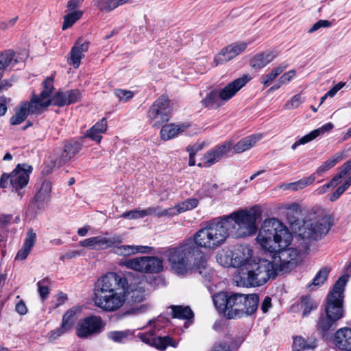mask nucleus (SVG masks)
I'll return each mask as SVG.
<instances>
[{
  "label": "nucleus",
  "mask_w": 351,
  "mask_h": 351,
  "mask_svg": "<svg viewBox=\"0 0 351 351\" xmlns=\"http://www.w3.org/2000/svg\"><path fill=\"white\" fill-rule=\"evenodd\" d=\"M334 125L331 123H326L322 127L311 131L308 134L302 136L298 140V143L301 145L306 144L311 141L315 139L320 135H323L324 133L329 132L333 128Z\"/></svg>",
  "instance_id": "2f4dec72"
},
{
  "label": "nucleus",
  "mask_w": 351,
  "mask_h": 351,
  "mask_svg": "<svg viewBox=\"0 0 351 351\" xmlns=\"http://www.w3.org/2000/svg\"><path fill=\"white\" fill-rule=\"evenodd\" d=\"M188 125L182 124L180 125L175 124H167L160 130V136L162 139L168 141L176 136L179 133L184 132L187 128Z\"/></svg>",
  "instance_id": "c85d7f7f"
},
{
  "label": "nucleus",
  "mask_w": 351,
  "mask_h": 351,
  "mask_svg": "<svg viewBox=\"0 0 351 351\" xmlns=\"http://www.w3.org/2000/svg\"><path fill=\"white\" fill-rule=\"evenodd\" d=\"M231 291H219L212 297L215 307L221 314L228 318V311H230V300Z\"/></svg>",
  "instance_id": "393cba45"
},
{
  "label": "nucleus",
  "mask_w": 351,
  "mask_h": 351,
  "mask_svg": "<svg viewBox=\"0 0 351 351\" xmlns=\"http://www.w3.org/2000/svg\"><path fill=\"white\" fill-rule=\"evenodd\" d=\"M139 338L143 342L162 351L169 346L176 348L178 345V341L169 335L162 337L152 333H143L139 335Z\"/></svg>",
  "instance_id": "a211bd4d"
},
{
  "label": "nucleus",
  "mask_w": 351,
  "mask_h": 351,
  "mask_svg": "<svg viewBox=\"0 0 351 351\" xmlns=\"http://www.w3.org/2000/svg\"><path fill=\"white\" fill-rule=\"evenodd\" d=\"M121 266L141 273L158 274L163 271V261L157 256H139L121 261Z\"/></svg>",
  "instance_id": "6e6552de"
},
{
  "label": "nucleus",
  "mask_w": 351,
  "mask_h": 351,
  "mask_svg": "<svg viewBox=\"0 0 351 351\" xmlns=\"http://www.w3.org/2000/svg\"><path fill=\"white\" fill-rule=\"evenodd\" d=\"M256 215L247 210H239L228 215L212 220L205 228L178 246L171 247L162 254L167 258L172 270L178 275L186 274L190 269V261L200 254L198 247L215 248L228 237L239 239L256 232Z\"/></svg>",
  "instance_id": "f257e3e1"
},
{
  "label": "nucleus",
  "mask_w": 351,
  "mask_h": 351,
  "mask_svg": "<svg viewBox=\"0 0 351 351\" xmlns=\"http://www.w3.org/2000/svg\"><path fill=\"white\" fill-rule=\"evenodd\" d=\"M232 143L226 142L222 145L215 147L210 151L207 152L204 156V167H210L221 160L223 156L227 154L231 149Z\"/></svg>",
  "instance_id": "412c9836"
},
{
  "label": "nucleus",
  "mask_w": 351,
  "mask_h": 351,
  "mask_svg": "<svg viewBox=\"0 0 351 351\" xmlns=\"http://www.w3.org/2000/svg\"><path fill=\"white\" fill-rule=\"evenodd\" d=\"M124 293L122 291H113L110 293H103L95 295L94 302L97 306L106 311H114L119 309L125 302Z\"/></svg>",
  "instance_id": "4468645a"
},
{
  "label": "nucleus",
  "mask_w": 351,
  "mask_h": 351,
  "mask_svg": "<svg viewBox=\"0 0 351 351\" xmlns=\"http://www.w3.org/2000/svg\"><path fill=\"white\" fill-rule=\"evenodd\" d=\"M331 25L332 23L328 20H319L308 29V33L312 34L322 27L327 28Z\"/></svg>",
  "instance_id": "4d7b16f0"
},
{
  "label": "nucleus",
  "mask_w": 351,
  "mask_h": 351,
  "mask_svg": "<svg viewBox=\"0 0 351 351\" xmlns=\"http://www.w3.org/2000/svg\"><path fill=\"white\" fill-rule=\"evenodd\" d=\"M89 47V43L84 41L82 38H79L70 52V58L68 59V63L73 65L74 68H78L81 60L84 57V53Z\"/></svg>",
  "instance_id": "4be33fe9"
},
{
  "label": "nucleus",
  "mask_w": 351,
  "mask_h": 351,
  "mask_svg": "<svg viewBox=\"0 0 351 351\" xmlns=\"http://www.w3.org/2000/svg\"><path fill=\"white\" fill-rule=\"evenodd\" d=\"M75 315V311L70 309L67 311L62 317V324L63 327L67 328L70 330L74 324V317Z\"/></svg>",
  "instance_id": "3c124183"
},
{
  "label": "nucleus",
  "mask_w": 351,
  "mask_h": 351,
  "mask_svg": "<svg viewBox=\"0 0 351 351\" xmlns=\"http://www.w3.org/2000/svg\"><path fill=\"white\" fill-rule=\"evenodd\" d=\"M15 310L19 314L21 315H25L27 312V308L23 300H20L16 303Z\"/></svg>",
  "instance_id": "338daca9"
},
{
  "label": "nucleus",
  "mask_w": 351,
  "mask_h": 351,
  "mask_svg": "<svg viewBox=\"0 0 351 351\" xmlns=\"http://www.w3.org/2000/svg\"><path fill=\"white\" fill-rule=\"evenodd\" d=\"M32 170V167L26 164L17 165L12 173H3L1 176L0 188L5 189L10 184L18 196L21 198L23 193L21 190L28 184Z\"/></svg>",
  "instance_id": "423d86ee"
},
{
  "label": "nucleus",
  "mask_w": 351,
  "mask_h": 351,
  "mask_svg": "<svg viewBox=\"0 0 351 351\" xmlns=\"http://www.w3.org/2000/svg\"><path fill=\"white\" fill-rule=\"evenodd\" d=\"M276 276L274 263L265 258L252 260L239 269V282L245 287H260Z\"/></svg>",
  "instance_id": "7ed1b4c3"
},
{
  "label": "nucleus",
  "mask_w": 351,
  "mask_h": 351,
  "mask_svg": "<svg viewBox=\"0 0 351 351\" xmlns=\"http://www.w3.org/2000/svg\"><path fill=\"white\" fill-rule=\"evenodd\" d=\"M258 304L259 298L256 293L243 294L231 291L228 319L251 315L257 311Z\"/></svg>",
  "instance_id": "20e7f679"
},
{
  "label": "nucleus",
  "mask_w": 351,
  "mask_h": 351,
  "mask_svg": "<svg viewBox=\"0 0 351 351\" xmlns=\"http://www.w3.org/2000/svg\"><path fill=\"white\" fill-rule=\"evenodd\" d=\"M256 241L267 254L274 253L279 247L289 246L292 235L288 228L275 218L265 219L256 237Z\"/></svg>",
  "instance_id": "f03ea898"
},
{
  "label": "nucleus",
  "mask_w": 351,
  "mask_h": 351,
  "mask_svg": "<svg viewBox=\"0 0 351 351\" xmlns=\"http://www.w3.org/2000/svg\"><path fill=\"white\" fill-rule=\"evenodd\" d=\"M86 138H90L93 141L99 143L102 138V136H101L100 133L95 130H91V128H90L86 132L85 135L82 137V139H84Z\"/></svg>",
  "instance_id": "bf43d9fd"
},
{
  "label": "nucleus",
  "mask_w": 351,
  "mask_h": 351,
  "mask_svg": "<svg viewBox=\"0 0 351 351\" xmlns=\"http://www.w3.org/2000/svg\"><path fill=\"white\" fill-rule=\"evenodd\" d=\"M170 111V100L167 96L162 95L149 108L147 117L153 126L159 127L169 121Z\"/></svg>",
  "instance_id": "f8f14e48"
},
{
  "label": "nucleus",
  "mask_w": 351,
  "mask_h": 351,
  "mask_svg": "<svg viewBox=\"0 0 351 351\" xmlns=\"http://www.w3.org/2000/svg\"><path fill=\"white\" fill-rule=\"evenodd\" d=\"M43 89L38 95L43 109L51 104L58 107L69 106V104H64V101H68L67 91H58L50 98L53 90V78L52 77L46 78L43 82Z\"/></svg>",
  "instance_id": "9b49d317"
},
{
  "label": "nucleus",
  "mask_w": 351,
  "mask_h": 351,
  "mask_svg": "<svg viewBox=\"0 0 351 351\" xmlns=\"http://www.w3.org/2000/svg\"><path fill=\"white\" fill-rule=\"evenodd\" d=\"M315 180V175H311L310 176L301 179L297 182L285 184L282 186L284 189H291L292 191H298L312 184Z\"/></svg>",
  "instance_id": "58836bf2"
},
{
  "label": "nucleus",
  "mask_w": 351,
  "mask_h": 351,
  "mask_svg": "<svg viewBox=\"0 0 351 351\" xmlns=\"http://www.w3.org/2000/svg\"><path fill=\"white\" fill-rule=\"evenodd\" d=\"M210 351H230L228 346L221 341L216 342Z\"/></svg>",
  "instance_id": "774afa93"
},
{
  "label": "nucleus",
  "mask_w": 351,
  "mask_h": 351,
  "mask_svg": "<svg viewBox=\"0 0 351 351\" xmlns=\"http://www.w3.org/2000/svg\"><path fill=\"white\" fill-rule=\"evenodd\" d=\"M114 95L119 100L124 101H127L134 97V93L132 91L124 89H115Z\"/></svg>",
  "instance_id": "864d4df0"
},
{
  "label": "nucleus",
  "mask_w": 351,
  "mask_h": 351,
  "mask_svg": "<svg viewBox=\"0 0 351 351\" xmlns=\"http://www.w3.org/2000/svg\"><path fill=\"white\" fill-rule=\"evenodd\" d=\"M287 64L285 63L280 64L278 66L274 67L269 73L262 76V84H263L265 86H269L271 82L287 69Z\"/></svg>",
  "instance_id": "e433bc0d"
},
{
  "label": "nucleus",
  "mask_w": 351,
  "mask_h": 351,
  "mask_svg": "<svg viewBox=\"0 0 351 351\" xmlns=\"http://www.w3.org/2000/svg\"><path fill=\"white\" fill-rule=\"evenodd\" d=\"M247 47L245 42L232 43L223 47L214 58L216 65L225 64L243 52Z\"/></svg>",
  "instance_id": "f3484780"
},
{
  "label": "nucleus",
  "mask_w": 351,
  "mask_h": 351,
  "mask_svg": "<svg viewBox=\"0 0 351 351\" xmlns=\"http://www.w3.org/2000/svg\"><path fill=\"white\" fill-rule=\"evenodd\" d=\"M199 263H195L194 272L202 276L205 280H210V268L208 267L206 261L200 252Z\"/></svg>",
  "instance_id": "4c0bfd02"
},
{
  "label": "nucleus",
  "mask_w": 351,
  "mask_h": 351,
  "mask_svg": "<svg viewBox=\"0 0 351 351\" xmlns=\"http://www.w3.org/2000/svg\"><path fill=\"white\" fill-rule=\"evenodd\" d=\"M217 261L223 267H233L232 250H228L219 254L217 257Z\"/></svg>",
  "instance_id": "a18cd8bd"
},
{
  "label": "nucleus",
  "mask_w": 351,
  "mask_h": 351,
  "mask_svg": "<svg viewBox=\"0 0 351 351\" xmlns=\"http://www.w3.org/2000/svg\"><path fill=\"white\" fill-rule=\"evenodd\" d=\"M82 143L72 139L65 142L64 145V150L59 158L56 160L53 161V166L58 165V167L62 166L72 158H73L82 149Z\"/></svg>",
  "instance_id": "aec40b11"
},
{
  "label": "nucleus",
  "mask_w": 351,
  "mask_h": 351,
  "mask_svg": "<svg viewBox=\"0 0 351 351\" xmlns=\"http://www.w3.org/2000/svg\"><path fill=\"white\" fill-rule=\"evenodd\" d=\"M331 226L327 217H323L318 220L306 221L300 228L299 236L304 241H317L328 232Z\"/></svg>",
  "instance_id": "1a4fd4ad"
},
{
  "label": "nucleus",
  "mask_w": 351,
  "mask_h": 351,
  "mask_svg": "<svg viewBox=\"0 0 351 351\" xmlns=\"http://www.w3.org/2000/svg\"><path fill=\"white\" fill-rule=\"evenodd\" d=\"M67 91V98L68 101L65 102L64 104H69V105H71L72 104L78 102L80 101L82 98V93L80 90L78 89H71L66 90Z\"/></svg>",
  "instance_id": "603ef678"
},
{
  "label": "nucleus",
  "mask_w": 351,
  "mask_h": 351,
  "mask_svg": "<svg viewBox=\"0 0 351 351\" xmlns=\"http://www.w3.org/2000/svg\"><path fill=\"white\" fill-rule=\"evenodd\" d=\"M343 158V153L342 152H339L336 153L334 156L327 160L326 162L331 169L333 167L337 162H340Z\"/></svg>",
  "instance_id": "680f3d73"
},
{
  "label": "nucleus",
  "mask_w": 351,
  "mask_h": 351,
  "mask_svg": "<svg viewBox=\"0 0 351 351\" xmlns=\"http://www.w3.org/2000/svg\"><path fill=\"white\" fill-rule=\"evenodd\" d=\"M330 271V269L328 267L321 269L316 274L313 282L308 285V288L313 290L314 287H319L322 285L327 280Z\"/></svg>",
  "instance_id": "ea45409f"
},
{
  "label": "nucleus",
  "mask_w": 351,
  "mask_h": 351,
  "mask_svg": "<svg viewBox=\"0 0 351 351\" xmlns=\"http://www.w3.org/2000/svg\"><path fill=\"white\" fill-rule=\"evenodd\" d=\"M274 58L270 53L256 54L250 60V66L254 69H262L271 62Z\"/></svg>",
  "instance_id": "72a5a7b5"
},
{
  "label": "nucleus",
  "mask_w": 351,
  "mask_h": 351,
  "mask_svg": "<svg viewBox=\"0 0 351 351\" xmlns=\"http://www.w3.org/2000/svg\"><path fill=\"white\" fill-rule=\"evenodd\" d=\"M121 237L119 235H113L110 237L97 236L80 241L79 244L82 247L93 250H104L112 247L116 243H121Z\"/></svg>",
  "instance_id": "dca6fc26"
},
{
  "label": "nucleus",
  "mask_w": 351,
  "mask_h": 351,
  "mask_svg": "<svg viewBox=\"0 0 351 351\" xmlns=\"http://www.w3.org/2000/svg\"><path fill=\"white\" fill-rule=\"evenodd\" d=\"M250 78L248 75H243L239 77L228 85L224 86L219 92V98L222 103L228 101L232 98L237 92H239L249 81Z\"/></svg>",
  "instance_id": "6ab92c4d"
},
{
  "label": "nucleus",
  "mask_w": 351,
  "mask_h": 351,
  "mask_svg": "<svg viewBox=\"0 0 351 351\" xmlns=\"http://www.w3.org/2000/svg\"><path fill=\"white\" fill-rule=\"evenodd\" d=\"M295 75L296 72L295 70H290L280 77L278 82L282 85L286 84L289 82L295 76Z\"/></svg>",
  "instance_id": "13d9d810"
},
{
  "label": "nucleus",
  "mask_w": 351,
  "mask_h": 351,
  "mask_svg": "<svg viewBox=\"0 0 351 351\" xmlns=\"http://www.w3.org/2000/svg\"><path fill=\"white\" fill-rule=\"evenodd\" d=\"M233 267L242 269L244 265L252 261L253 251L249 245H241L232 250Z\"/></svg>",
  "instance_id": "5701e85b"
},
{
  "label": "nucleus",
  "mask_w": 351,
  "mask_h": 351,
  "mask_svg": "<svg viewBox=\"0 0 351 351\" xmlns=\"http://www.w3.org/2000/svg\"><path fill=\"white\" fill-rule=\"evenodd\" d=\"M130 335L129 330L125 331H110L108 332L107 337L114 342L123 343Z\"/></svg>",
  "instance_id": "49530a36"
},
{
  "label": "nucleus",
  "mask_w": 351,
  "mask_h": 351,
  "mask_svg": "<svg viewBox=\"0 0 351 351\" xmlns=\"http://www.w3.org/2000/svg\"><path fill=\"white\" fill-rule=\"evenodd\" d=\"M83 14L82 11H74L64 16V23L62 29L65 30L71 27L77 20H79Z\"/></svg>",
  "instance_id": "79ce46f5"
},
{
  "label": "nucleus",
  "mask_w": 351,
  "mask_h": 351,
  "mask_svg": "<svg viewBox=\"0 0 351 351\" xmlns=\"http://www.w3.org/2000/svg\"><path fill=\"white\" fill-rule=\"evenodd\" d=\"M120 217L125 219H135L144 217V215L143 210L134 209L124 212Z\"/></svg>",
  "instance_id": "6e6d98bb"
},
{
  "label": "nucleus",
  "mask_w": 351,
  "mask_h": 351,
  "mask_svg": "<svg viewBox=\"0 0 351 351\" xmlns=\"http://www.w3.org/2000/svg\"><path fill=\"white\" fill-rule=\"evenodd\" d=\"M349 275L341 276L333 285L332 289L326 298L324 313L337 320L344 316L343 298L345 287L349 279Z\"/></svg>",
  "instance_id": "39448f33"
},
{
  "label": "nucleus",
  "mask_w": 351,
  "mask_h": 351,
  "mask_svg": "<svg viewBox=\"0 0 351 351\" xmlns=\"http://www.w3.org/2000/svg\"><path fill=\"white\" fill-rule=\"evenodd\" d=\"M302 101L303 99L301 95L297 94L294 95L289 101H288L285 106L287 109L289 110L297 108L300 106Z\"/></svg>",
  "instance_id": "5fc2aeb1"
},
{
  "label": "nucleus",
  "mask_w": 351,
  "mask_h": 351,
  "mask_svg": "<svg viewBox=\"0 0 351 351\" xmlns=\"http://www.w3.org/2000/svg\"><path fill=\"white\" fill-rule=\"evenodd\" d=\"M152 250V247L145 245H122L114 247V252L120 256H128L137 253H150Z\"/></svg>",
  "instance_id": "a878e982"
},
{
  "label": "nucleus",
  "mask_w": 351,
  "mask_h": 351,
  "mask_svg": "<svg viewBox=\"0 0 351 351\" xmlns=\"http://www.w3.org/2000/svg\"><path fill=\"white\" fill-rule=\"evenodd\" d=\"M69 330L67 328L63 327V325L61 324V326L54 330H51L50 333L49 338L51 339H56L58 337L61 336L66 332L69 331Z\"/></svg>",
  "instance_id": "e2e57ef3"
},
{
  "label": "nucleus",
  "mask_w": 351,
  "mask_h": 351,
  "mask_svg": "<svg viewBox=\"0 0 351 351\" xmlns=\"http://www.w3.org/2000/svg\"><path fill=\"white\" fill-rule=\"evenodd\" d=\"M126 278L114 272H109L99 278L95 285V295L103 293H110L113 291H122L125 292L128 288Z\"/></svg>",
  "instance_id": "9d476101"
},
{
  "label": "nucleus",
  "mask_w": 351,
  "mask_h": 351,
  "mask_svg": "<svg viewBox=\"0 0 351 351\" xmlns=\"http://www.w3.org/2000/svg\"><path fill=\"white\" fill-rule=\"evenodd\" d=\"M261 138L262 134H254L243 138L234 146V150L236 153H242L254 146Z\"/></svg>",
  "instance_id": "c756f323"
},
{
  "label": "nucleus",
  "mask_w": 351,
  "mask_h": 351,
  "mask_svg": "<svg viewBox=\"0 0 351 351\" xmlns=\"http://www.w3.org/2000/svg\"><path fill=\"white\" fill-rule=\"evenodd\" d=\"M204 147V143H197L193 145H189L186 147V151L189 152V155L195 156L196 154L202 150Z\"/></svg>",
  "instance_id": "69168bd1"
},
{
  "label": "nucleus",
  "mask_w": 351,
  "mask_h": 351,
  "mask_svg": "<svg viewBox=\"0 0 351 351\" xmlns=\"http://www.w3.org/2000/svg\"><path fill=\"white\" fill-rule=\"evenodd\" d=\"M171 210V208L162 210L160 207H149L147 209L143 210V211L144 217L147 215L162 217L169 215Z\"/></svg>",
  "instance_id": "09e8293b"
},
{
  "label": "nucleus",
  "mask_w": 351,
  "mask_h": 351,
  "mask_svg": "<svg viewBox=\"0 0 351 351\" xmlns=\"http://www.w3.org/2000/svg\"><path fill=\"white\" fill-rule=\"evenodd\" d=\"M107 128V121L105 118H103L99 121L97 122L92 128L91 130L97 131L102 134L104 133Z\"/></svg>",
  "instance_id": "052dcab7"
},
{
  "label": "nucleus",
  "mask_w": 351,
  "mask_h": 351,
  "mask_svg": "<svg viewBox=\"0 0 351 351\" xmlns=\"http://www.w3.org/2000/svg\"><path fill=\"white\" fill-rule=\"evenodd\" d=\"M198 199L196 198H189L178 204L176 208L178 213H183L184 211L191 210L197 206Z\"/></svg>",
  "instance_id": "c03bdc74"
},
{
  "label": "nucleus",
  "mask_w": 351,
  "mask_h": 351,
  "mask_svg": "<svg viewBox=\"0 0 351 351\" xmlns=\"http://www.w3.org/2000/svg\"><path fill=\"white\" fill-rule=\"evenodd\" d=\"M36 234L32 230H29L27 233L26 238L25 239L24 244L21 250H19L16 255L15 259L18 261L25 260L36 241Z\"/></svg>",
  "instance_id": "cd10ccee"
},
{
  "label": "nucleus",
  "mask_w": 351,
  "mask_h": 351,
  "mask_svg": "<svg viewBox=\"0 0 351 351\" xmlns=\"http://www.w3.org/2000/svg\"><path fill=\"white\" fill-rule=\"evenodd\" d=\"M69 330L67 328L63 327V325L61 324V326L54 330H51L50 333L49 338L51 339H56L58 337L61 336L66 332L69 331Z\"/></svg>",
  "instance_id": "0e129e2a"
},
{
  "label": "nucleus",
  "mask_w": 351,
  "mask_h": 351,
  "mask_svg": "<svg viewBox=\"0 0 351 351\" xmlns=\"http://www.w3.org/2000/svg\"><path fill=\"white\" fill-rule=\"evenodd\" d=\"M202 104L204 107L213 109H217L223 105L219 93L216 90L209 92L202 99Z\"/></svg>",
  "instance_id": "c9c22d12"
},
{
  "label": "nucleus",
  "mask_w": 351,
  "mask_h": 351,
  "mask_svg": "<svg viewBox=\"0 0 351 351\" xmlns=\"http://www.w3.org/2000/svg\"><path fill=\"white\" fill-rule=\"evenodd\" d=\"M170 308L171 309V315L173 318L190 320L193 319L194 317L193 312L188 306L172 305Z\"/></svg>",
  "instance_id": "473e14b6"
},
{
  "label": "nucleus",
  "mask_w": 351,
  "mask_h": 351,
  "mask_svg": "<svg viewBox=\"0 0 351 351\" xmlns=\"http://www.w3.org/2000/svg\"><path fill=\"white\" fill-rule=\"evenodd\" d=\"M316 346L317 344L315 339H306L302 336H297L293 338V349L294 351L313 349Z\"/></svg>",
  "instance_id": "f704fd0d"
},
{
  "label": "nucleus",
  "mask_w": 351,
  "mask_h": 351,
  "mask_svg": "<svg viewBox=\"0 0 351 351\" xmlns=\"http://www.w3.org/2000/svg\"><path fill=\"white\" fill-rule=\"evenodd\" d=\"M288 246H281L274 253H269L271 257L274 269H276V274L279 271L288 272L295 268L300 263V252Z\"/></svg>",
  "instance_id": "0eeeda50"
},
{
  "label": "nucleus",
  "mask_w": 351,
  "mask_h": 351,
  "mask_svg": "<svg viewBox=\"0 0 351 351\" xmlns=\"http://www.w3.org/2000/svg\"><path fill=\"white\" fill-rule=\"evenodd\" d=\"M132 0H95V5L104 12H110L120 5L130 3Z\"/></svg>",
  "instance_id": "7c9ffc66"
},
{
  "label": "nucleus",
  "mask_w": 351,
  "mask_h": 351,
  "mask_svg": "<svg viewBox=\"0 0 351 351\" xmlns=\"http://www.w3.org/2000/svg\"><path fill=\"white\" fill-rule=\"evenodd\" d=\"M131 296V300L132 302H141L145 299V291L141 287H138L134 289H132L130 293Z\"/></svg>",
  "instance_id": "8fccbe9b"
},
{
  "label": "nucleus",
  "mask_w": 351,
  "mask_h": 351,
  "mask_svg": "<svg viewBox=\"0 0 351 351\" xmlns=\"http://www.w3.org/2000/svg\"><path fill=\"white\" fill-rule=\"evenodd\" d=\"M49 280L48 278H45L37 283L38 291L42 300H45L48 298L49 294Z\"/></svg>",
  "instance_id": "de8ad7c7"
},
{
  "label": "nucleus",
  "mask_w": 351,
  "mask_h": 351,
  "mask_svg": "<svg viewBox=\"0 0 351 351\" xmlns=\"http://www.w3.org/2000/svg\"><path fill=\"white\" fill-rule=\"evenodd\" d=\"M350 170L343 164L340 167V171L336 176H335L328 183L330 188L336 187L339 183H341L342 179L346 176Z\"/></svg>",
  "instance_id": "37998d69"
},
{
  "label": "nucleus",
  "mask_w": 351,
  "mask_h": 351,
  "mask_svg": "<svg viewBox=\"0 0 351 351\" xmlns=\"http://www.w3.org/2000/svg\"><path fill=\"white\" fill-rule=\"evenodd\" d=\"M301 300V308L303 310L302 316H307L313 310L317 308V305L310 296H302Z\"/></svg>",
  "instance_id": "a19ab883"
},
{
  "label": "nucleus",
  "mask_w": 351,
  "mask_h": 351,
  "mask_svg": "<svg viewBox=\"0 0 351 351\" xmlns=\"http://www.w3.org/2000/svg\"><path fill=\"white\" fill-rule=\"evenodd\" d=\"M334 344L340 350L351 351V328L337 330L334 336Z\"/></svg>",
  "instance_id": "b1692460"
},
{
  "label": "nucleus",
  "mask_w": 351,
  "mask_h": 351,
  "mask_svg": "<svg viewBox=\"0 0 351 351\" xmlns=\"http://www.w3.org/2000/svg\"><path fill=\"white\" fill-rule=\"evenodd\" d=\"M104 325L100 317L90 315L79 321L76 327L78 337L86 339L101 332Z\"/></svg>",
  "instance_id": "2eb2a0df"
},
{
  "label": "nucleus",
  "mask_w": 351,
  "mask_h": 351,
  "mask_svg": "<svg viewBox=\"0 0 351 351\" xmlns=\"http://www.w3.org/2000/svg\"><path fill=\"white\" fill-rule=\"evenodd\" d=\"M43 110L38 95H34L30 101L22 102L15 109V114L10 120L11 125H19L27 117L28 114H40Z\"/></svg>",
  "instance_id": "ddd939ff"
},
{
  "label": "nucleus",
  "mask_w": 351,
  "mask_h": 351,
  "mask_svg": "<svg viewBox=\"0 0 351 351\" xmlns=\"http://www.w3.org/2000/svg\"><path fill=\"white\" fill-rule=\"evenodd\" d=\"M336 319L329 317L328 315L324 313L319 317L317 324L316 330L322 334V336H326L329 331L332 330L337 326Z\"/></svg>",
  "instance_id": "bb28decb"
}]
</instances>
